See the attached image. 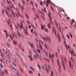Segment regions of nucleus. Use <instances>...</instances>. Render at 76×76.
Segmentation results:
<instances>
[{
	"label": "nucleus",
	"mask_w": 76,
	"mask_h": 76,
	"mask_svg": "<svg viewBox=\"0 0 76 76\" xmlns=\"http://www.w3.org/2000/svg\"><path fill=\"white\" fill-rule=\"evenodd\" d=\"M56 26L58 29H59L58 28V26L59 27V31L61 33L63 37V38L64 39V43L65 44V46L66 47V48L67 50V51H69V49H70V46L69 45H68L67 46V44H66V40H65V38H64V36H63V32H62V31H61V28L60 27V24H59V23H58V24H57V22H56Z\"/></svg>",
	"instance_id": "obj_1"
},
{
	"label": "nucleus",
	"mask_w": 76,
	"mask_h": 76,
	"mask_svg": "<svg viewBox=\"0 0 76 76\" xmlns=\"http://www.w3.org/2000/svg\"><path fill=\"white\" fill-rule=\"evenodd\" d=\"M39 35L40 36L41 38V39H43V40H44V41H46V42H47V41H48V40L49 41L48 42V43H49V44H51V42H50L51 41V39H50V38L48 37L47 39H46V38H43L42 37V36H41V35Z\"/></svg>",
	"instance_id": "obj_2"
},
{
	"label": "nucleus",
	"mask_w": 76,
	"mask_h": 76,
	"mask_svg": "<svg viewBox=\"0 0 76 76\" xmlns=\"http://www.w3.org/2000/svg\"><path fill=\"white\" fill-rule=\"evenodd\" d=\"M61 58L62 60V65L63 66L64 69L65 70V69H66V67H65V63L64 62V60H63V56H61Z\"/></svg>",
	"instance_id": "obj_3"
},
{
	"label": "nucleus",
	"mask_w": 76,
	"mask_h": 76,
	"mask_svg": "<svg viewBox=\"0 0 76 76\" xmlns=\"http://www.w3.org/2000/svg\"><path fill=\"white\" fill-rule=\"evenodd\" d=\"M37 57L39 58L40 60H42V57H41V54H39L38 55V53H36L35 55H34V57L37 58Z\"/></svg>",
	"instance_id": "obj_4"
},
{
	"label": "nucleus",
	"mask_w": 76,
	"mask_h": 76,
	"mask_svg": "<svg viewBox=\"0 0 76 76\" xmlns=\"http://www.w3.org/2000/svg\"><path fill=\"white\" fill-rule=\"evenodd\" d=\"M18 35L21 38H22V39H25V37L23 34H21L18 31Z\"/></svg>",
	"instance_id": "obj_5"
},
{
	"label": "nucleus",
	"mask_w": 76,
	"mask_h": 76,
	"mask_svg": "<svg viewBox=\"0 0 76 76\" xmlns=\"http://www.w3.org/2000/svg\"><path fill=\"white\" fill-rule=\"evenodd\" d=\"M48 17L49 18V20L50 23H51V24H53V21H52V20H51V19H52V17H51V13H50V12L48 15Z\"/></svg>",
	"instance_id": "obj_6"
},
{
	"label": "nucleus",
	"mask_w": 76,
	"mask_h": 76,
	"mask_svg": "<svg viewBox=\"0 0 76 76\" xmlns=\"http://www.w3.org/2000/svg\"><path fill=\"white\" fill-rule=\"evenodd\" d=\"M57 61L58 66H59V70L60 72H61V67L60 66V62L58 60V59H57Z\"/></svg>",
	"instance_id": "obj_7"
},
{
	"label": "nucleus",
	"mask_w": 76,
	"mask_h": 76,
	"mask_svg": "<svg viewBox=\"0 0 76 76\" xmlns=\"http://www.w3.org/2000/svg\"><path fill=\"white\" fill-rule=\"evenodd\" d=\"M30 4L32 5V10L33 11V12H35V8H34V3H33V1H30Z\"/></svg>",
	"instance_id": "obj_8"
},
{
	"label": "nucleus",
	"mask_w": 76,
	"mask_h": 76,
	"mask_svg": "<svg viewBox=\"0 0 76 76\" xmlns=\"http://www.w3.org/2000/svg\"><path fill=\"white\" fill-rule=\"evenodd\" d=\"M29 56H28V57L31 61H33V59L32 57V54L31 53V52L30 51L29 53Z\"/></svg>",
	"instance_id": "obj_9"
},
{
	"label": "nucleus",
	"mask_w": 76,
	"mask_h": 76,
	"mask_svg": "<svg viewBox=\"0 0 76 76\" xmlns=\"http://www.w3.org/2000/svg\"><path fill=\"white\" fill-rule=\"evenodd\" d=\"M18 6H19V7H20V9H21V10L22 11V12H23V10H24V7H23V6L22 5L21 7L20 6V3H18Z\"/></svg>",
	"instance_id": "obj_10"
},
{
	"label": "nucleus",
	"mask_w": 76,
	"mask_h": 76,
	"mask_svg": "<svg viewBox=\"0 0 76 76\" xmlns=\"http://www.w3.org/2000/svg\"><path fill=\"white\" fill-rule=\"evenodd\" d=\"M4 32L5 33L6 38H8L9 37V35L7 33V32L6 31V30H4Z\"/></svg>",
	"instance_id": "obj_11"
},
{
	"label": "nucleus",
	"mask_w": 76,
	"mask_h": 76,
	"mask_svg": "<svg viewBox=\"0 0 76 76\" xmlns=\"http://www.w3.org/2000/svg\"><path fill=\"white\" fill-rule=\"evenodd\" d=\"M42 68L44 69V70H46V71L47 73H48V74H49V71H48V70L47 68H45V67L44 66H42Z\"/></svg>",
	"instance_id": "obj_12"
},
{
	"label": "nucleus",
	"mask_w": 76,
	"mask_h": 76,
	"mask_svg": "<svg viewBox=\"0 0 76 76\" xmlns=\"http://www.w3.org/2000/svg\"><path fill=\"white\" fill-rule=\"evenodd\" d=\"M69 64L70 68L71 69H73V64H72L71 61H69Z\"/></svg>",
	"instance_id": "obj_13"
},
{
	"label": "nucleus",
	"mask_w": 76,
	"mask_h": 76,
	"mask_svg": "<svg viewBox=\"0 0 76 76\" xmlns=\"http://www.w3.org/2000/svg\"><path fill=\"white\" fill-rule=\"evenodd\" d=\"M69 53L70 54H71L72 56V54H73L74 55V56H75V53H74V52H73V50L72 49V51H71L70 49H69Z\"/></svg>",
	"instance_id": "obj_14"
},
{
	"label": "nucleus",
	"mask_w": 76,
	"mask_h": 76,
	"mask_svg": "<svg viewBox=\"0 0 76 76\" xmlns=\"http://www.w3.org/2000/svg\"><path fill=\"white\" fill-rule=\"evenodd\" d=\"M20 29H23V23H22V21H21L20 24Z\"/></svg>",
	"instance_id": "obj_15"
},
{
	"label": "nucleus",
	"mask_w": 76,
	"mask_h": 76,
	"mask_svg": "<svg viewBox=\"0 0 76 76\" xmlns=\"http://www.w3.org/2000/svg\"><path fill=\"white\" fill-rule=\"evenodd\" d=\"M52 30L55 33V34L56 35V38L57 37V34L56 33V30H55V28H54V27H53V29Z\"/></svg>",
	"instance_id": "obj_16"
},
{
	"label": "nucleus",
	"mask_w": 76,
	"mask_h": 76,
	"mask_svg": "<svg viewBox=\"0 0 76 76\" xmlns=\"http://www.w3.org/2000/svg\"><path fill=\"white\" fill-rule=\"evenodd\" d=\"M57 36L59 39V42H60V41H61V38H60V36L58 33H57Z\"/></svg>",
	"instance_id": "obj_17"
},
{
	"label": "nucleus",
	"mask_w": 76,
	"mask_h": 76,
	"mask_svg": "<svg viewBox=\"0 0 76 76\" xmlns=\"http://www.w3.org/2000/svg\"><path fill=\"white\" fill-rule=\"evenodd\" d=\"M26 30H24V31L25 32V34L27 35H28V27L27 26L26 27Z\"/></svg>",
	"instance_id": "obj_18"
},
{
	"label": "nucleus",
	"mask_w": 76,
	"mask_h": 76,
	"mask_svg": "<svg viewBox=\"0 0 76 76\" xmlns=\"http://www.w3.org/2000/svg\"><path fill=\"white\" fill-rule=\"evenodd\" d=\"M0 52L1 53V57H3V56H5V53H2L1 50H0Z\"/></svg>",
	"instance_id": "obj_19"
},
{
	"label": "nucleus",
	"mask_w": 76,
	"mask_h": 76,
	"mask_svg": "<svg viewBox=\"0 0 76 76\" xmlns=\"http://www.w3.org/2000/svg\"><path fill=\"white\" fill-rule=\"evenodd\" d=\"M4 72L3 71H0V75L1 76H4Z\"/></svg>",
	"instance_id": "obj_20"
},
{
	"label": "nucleus",
	"mask_w": 76,
	"mask_h": 76,
	"mask_svg": "<svg viewBox=\"0 0 76 76\" xmlns=\"http://www.w3.org/2000/svg\"><path fill=\"white\" fill-rule=\"evenodd\" d=\"M18 14L20 17V18H23V19H24V17L23 16V15H21L19 12H18Z\"/></svg>",
	"instance_id": "obj_21"
},
{
	"label": "nucleus",
	"mask_w": 76,
	"mask_h": 76,
	"mask_svg": "<svg viewBox=\"0 0 76 76\" xmlns=\"http://www.w3.org/2000/svg\"><path fill=\"white\" fill-rule=\"evenodd\" d=\"M29 44L30 45V46L31 47L32 49H34V45L33 44H32V43H29Z\"/></svg>",
	"instance_id": "obj_22"
},
{
	"label": "nucleus",
	"mask_w": 76,
	"mask_h": 76,
	"mask_svg": "<svg viewBox=\"0 0 76 76\" xmlns=\"http://www.w3.org/2000/svg\"><path fill=\"white\" fill-rule=\"evenodd\" d=\"M40 26L41 28V29H42V30H43V29H44L45 28V27L42 24H41L40 25Z\"/></svg>",
	"instance_id": "obj_23"
},
{
	"label": "nucleus",
	"mask_w": 76,
	"mask_h": 76,
	"mask_svg": "<svg viewBox=\"0 0 76 76\" xmlns=\"http://www.w3.org/2000/svg\"><path fill=\"white\" fill-rule=\"evenodd\" d=\"M16 73L17 75V76H22V75H20V74L19 73V72L18 71L16 72Z\"/></svg>",
	"instance_id": "obj_24"
},
{
	"label": "nucleus",
	"mask_w": 76,
	"mask_h": 76,
	"mask_svg": "<svg viewBox=\"0 0 76 76\" xmlns=\"http://www.w3.org/2000/svg\"><path fill=\"white\" fill-rule=\"evenodd\" d=\"M49 3H51V0H47L46 4H49Z\"/></svg>",
	"instance_id": "obj_25"
},
{
	"label": "nucleus",
	"mask_w": 76,
	"mask_h": 76,
	"mask_svg": "<svg viewBox=\"0 0 76 76\" xmlns=\"http://www.w3.org/2000/svg\"><path fill=\"white\" fill-rule=\"evenodd\" d=\"M48 28H51V24L50 23H48Z\"/></svg>",
	"instance_id": "obj_26"
},
{
	"label": "nucleus",
	"mask_w": 76,
	"mask_h": 76,
	"mask_svg": "<svg viewBox=\"0 0 76 76\" xmlns=\"http://www.w3.org/2000/svg\"><path fill=\"white\" fill-rule=\"evenodd\" d=\"M6 45L8 47V48H9L10 47V45L9 43L8 42H7L6 44Z\"/></svg>",
	"instance_id": "obj_27"
},
{
	"label": "nucleus",
	"mask_w": 76,
	"mask_h": 76,
	"mask_svg": "<svg viewBox=\"0 0 76 76\" xmlns=\"http://www.w3.org/2000/svg\"><path fill=\"white\" fill-rule=\"evenodd\" d=\"M64 59L66 64H67V59H66V58L64 57Z\"/></svg>",
	"instance_id": "obj_28"
},
{
	"label": "nucleus",
	"mask_w": 76,
	"mask_h": 76,
	"mask_svg": "<svg viewBox=\"0 0 76 76\" xmlns=\"http://www.w3.org/2000/svg\"><path fill=\"white\" fill-rule=\"evenodd\" d=\"M2 61H3V60L1 58H0V65H1V64H2Z\"/></svg>",
	"instance_id": "obj_29"
},
{
	"label": "nucleus",
	"mask_w": 76,
	"mask_h": 76,
	"mask_svg": "<svg viewBox=\"0 0 76 76\" xmlns=\"http://www.w3.org/2000/svg\"><path fill=\"white\" fill-rule=\"evenodd\" d=\"M26 15L27 19H28V20H29V16L28 15H27V14L26 13Z\"/></svg>",
	"instance_id": "obj_30"
},
{
	"label": "nucleus",
	"mask_w": 76,
	"mask_h": 76,
	"mask_svg": "<svg viewBox=\"0 0 76 76\" xmlns=\"http://www.w3.org/2000/svg\"><path fill=\"white\" fill-rule=\"evenodd\" d=\"M13 61L14 62L16 63V58H13Z\"/></svg>",
	"instance_id": "obj_31"
},
{
	"label": "nucleus",
	"mask_w": 76,
	"mask_h": 76,
	"mask_svg": "<svg viewBox=\"0 0 76 76\" xmlns=\"http://www.w3.org/2000/svg\"><path fill=\"white\" fill-rule=\"evenodd\" d=\"M45 53H46V56H47V57H48V52H47V51H46Z\"/></svg>",
	"instance_id": "obj_32"
},
{
	"label": "nucleus",
	"mask_w": 76,
	"mask_h": 76,
	"mask_svg": "<svg viewBox=\"0 0 76 76\" xmlns=\"http://www.w3.org/2000/svg\"><path fill=\"white\" fill-rule=\"evenodd\" d=\"M44 46L45 48H46V49H47V50H48V47H47V45L45 44L44 45Z\"/></svg>",
	"instance_id": "obj_33"
},
{
	"label": "nucleus",
	"mask_w": 76,
	"mask_h": 76,
	"mask_svg": "<svg viewBox=\"0 0 76 76\" xmlns=\"http://www.w3.org/2000/svg\"><path fill=\"white\" fill-rule=\"evenodd\" d=\"M7 56L8 57V58L9 60L10 59V56H9V54L7 53Z\"/></svg>",
	"instance_id": "obj_34"
},
{
	"label": "nucleus",
	"mask_w": 76,
	"mask_h": 76,
	"mask_svg": "<svg viewBox=\"0 0 76 76\" xmlns=\"http://www.w3.org/2000/svg\"><path fill=\"white\" fill-rule=\"evenodd\" d=\"M12 64H13V66H14L15 67H16L17 65H16V64L15 63H12Z\"/></svg>",
	"instance_id": "obj_35"
},
{
	"label": "nucleus",
	"mask_w": 76,
	"mask_h": 76,
	"mask_svg": "<svg viewBox=\"0 0 76 76\" xmlns=\"http://www.w3.org/2000/svg\"><path fill=\"white\" fill-rule=\"evenodd\" d=\"M10 10L12 12V13L14 17H15V13L13 12V11L12 10Z\"/></svg>",
	"instance_id": "obj_36"
},
{
	"label": "nucleus",
	"mask_w": 76,
	"mask_h": 76,
	"mask_svg": "<svg viewBox=\"0 0 76 76\" xmlns=\"http://www.w3.org/2000/svg\"><path fill=\"white\" fill-rule=\"evenodd\" d=\"M44 29L45 31V32H48V29H47L45 28Z\"/></svg>",
	"instance_id": "obj_37"
},
{
	"label": "nucleus",
	"mask_w": 76,
	"mask_h": 76,
	"mask_svg": "<svg viewBox=\"0 0 76 76\" xmlns=\"http://www.w3.org/2000/svg\"><path fill=\"white\" fill-rule=\"evenodd\" d=\"M10 4H11V6L13 8V9H14V6H13V4H12V2H10Z\"/></svg>",
	"instance_id": "obj_38"
},
{
	"label": "nucleus",
	"mask_w": 76,
	"mask_h": 76,
	"mask_svg": "<svg viewBox=\"0 0 76 76\" xmlns=\"http://www.w3.org/2000/svg\"><path fill=\"white\" fill-rule=\"evenodd\" d=\"M39 47H40V49H41V50H43L42 49V46H41V45H39Z\"/></svg>",
	"instance_id": "obj_39"
},
{
	"label": "nucleus",
	"mask_w": 76,
	"mask_h": 76,
	"mask_svg": "<svg viewBox=\"0 0 76 76\" xmlns=\"http://www.w3.org/2000/svg\"><path fill=\"white\" fill-rule=\"evenodd\" d=\"M4 11L6 13V14H7V15H8V12H7V10H4Z\"/></svg>",
	"instance_id": "obj_40"
},
{
	"label": "nucleus",
	"mask_w": 76,
	"mask_h": 76,
	"mask_svg": "<svg viewBox=\"0 0 76 76\" xmlns=\"http://www.w3.org/2000/svg\"><path fill=\"white\" fill-rule=\"evenodd\" d=\"M71 60L72 62V63H73V62H74V60H73V58H72V57H71Z\"/></svg>",
	"instance_id": "obj_41"
},
{
	"label": "nucleus",
	"mask_w": 76,
	"mask_h": 76,
	"mask_svg": "<svg viewBox=\"0 0 76 76\" xmlns=\"http://www.w3.org/2000/svg\"><path fill=\"white\" fill-rule=\"evenodd\" d=\"M39 11L42 14V15H43V16H44V13H42V12L41 11L39 10Z\"/></svg>",
	"instance_id": "obj_42"
},
{
	"label": "nucleus",
	"mask_w": 76,
	"mask_h": 76,
	"mask_svg": "<svg viewBox=\"0 0 76 76\" xmlns=\"http://www.w3.org/2000/svg\"><path fill=\"white\" fill-rule=\"evenodd\" d=\"M53 71H51V76H53Z\"/></svg>",
	"instance_id": "obj_43"
},
{
	"label": "nucleus",
	"mask_w": 76,
	"mask_h": 76,
	"mask_svg": "<svg viewBox=\"0 0 76 76\" xmlns=\"http://www.w3.org/2000/svg\"><path fill=\"white\" fill-rule=\"evenodd\" d=\"M14 44H15V45H17V42H16V41H14Z\"/></svg>",
	"instance_id": "obj_44"
},
{
	"label": "nucleus",
	"mask_w": 76,
	"mask_h": 76,
	"mask_svg": "<svg viewBox=\"0 0 76 76\" xmlns=\"http://www.w3.org/2000/svg\"><path fill=\"white\" fill-rule=\"evenodd\" d=\"M10 39H11L12 40H13V37H12L11 35H10Z\"/></svg>",
	"instance_id": "obj_45"
},
{
	"label": "nucleus",
	"mask_w": 76,
	"mask_h": 76,
	"mask_svg": "<svg viewBox=\"0 0 76 76\" xmlns=\"http://www.w3.org/2000/svg\"><path fill=\"white\" fill-rule=\"evenodd\" d=\"M30 69H31V70H33V71H34V70H35L32 67H31V66L30 67Z\"/></svg>",
	"instance_id": "obj_46"
},
{
	"label": "nucleus",
	"mask_w": 76,
	"mask_h": 76,
	"mask_svg": "<svg viewBox=\"0 0 76 76\" xmlns=\"http://www.w3.org/2000/svg\"><path fill=\"white\" fill-rule=\"evenodd\" d=\"M37 51L39 53H41V50H37Z\"/></svg>",
	"instance_id": "obj_47"
},
{
	"label": "nucleus",
	"mask_w": 76,
	"mask_h": 76,
	"mask_svg": "<svg viewBox=\"0 0 76 76\" xmlns=\"http://www.w3.org/2000/svg\"><path fill=\"white\" fill-rule=\"evenodd\" d=\"M66 37L68 38V39H69V38H70V37H69V35L68 34L66 35Z\"/></svg>",
	"instance_id": "obj_48"
},
{
	"label": "nucleus",
	"mask_w": 76,
	"mask_h": 76,
	"mask_svg": "<svg viewBox=\"0 0 76 76\" xmlns=\"http://www.w3.org/2000/svg\"><path fill=\"white\" fill-rule=\"evenodd\" d=\"M29 73H32V71L31 70H30L29 71Z\"/></svg>",
	"instance_id": "obj_49"
},
{
	"label": "nucleus",
	"mask_w": 76,
	"mask_h": 76,
	"mask_svg": "<svg viewBox=\"0 0 76 76\" xmlns=\"http://www.w3.org/2000/svg\"><path fill=\"white\" fill-rule=\"evenodd\" d=\"M69 35L71 36V38H72L73 36H72V34H71V33L70 32L69 33Z\"/></svg>",
	"instance_id": "obj_50"
},
{
	"label": "nucleus",
	"mask_w": 76,
	"mask_h": 76,
	"mask_svg": "<svg viewBox=\"0 0 76 76\" xmlns=\"http://www.w3.org/2000/svg\"><path fill=\"white\" fill-rule=\"evenodd\" d=\"M47 66L48 68V69L50 70V65H48Z\"/></svg>",
	"instance_id": "obj_51"
},
{
	"label": "nucleus",
	"mask_w": 76,
	"mask_h": 76,
	"mask_svg": "<svg viewBox=\"0 0 76 76\" xmlns=\"http://www.w3.org/2000/svg\"><path fill=\"white\" fill-rule=\"evenodd\" d=\"M49 57H50V59H51V54H50V53H49Z\"/></svg>",
	"instance_id": "obj_52"
},
{
	"label": "nucleus",
	"mask_w": 76,
	"mask_h": 76,
	"mask_svg": "<svg viewBox=\"0 0 76 76\" xmlns=\"http://www.w3.org/2000/svg\"><path fill=\"white\" fill-rule=\"evenodd\" d=\"M22 49L23 53H24V52H25V50H24V49L23 48V47H22Z\"/></svg>",
	"instance_id": "obj_53"
},
{
	"label": "nucleus",
	"mask_w": 76,
	"mask_h": 76,
	"mask_svg": "<svg viewBox=\"0 0 76 76\" xmlns=\"http://www.w3.org/2000/svg\"><path fill=\"white\" fill-rule=\"evenodd\" d=\"M52 59H53V58H54V54H52Z\"/></svg>",
	"instance_id": "obj_54"
},
{
	"label": "nucleus",
	"mask_w": 76,
	"mask_h": 76,
	"mask_svg": "<svg viewBox=\"0 0 76 76\" xmlns=\"http://www.w3.org/2000/svg\"><path fill=\"white\" fill-rule=\"evenodd\" d=\"M11 26H10V29H11V30H12V23H11Z\"/></svg>",
	"instance_id": "obj_55"
},
{
	"label": "nucleus",
	"mask_w": 76,
	"mask_h": 76,
	"mask_svg": "<svg viewBox=\"0 0 76 76\" xmlns=\"http://www.w3.org/2000/svg\"><path fill=\"white\" fill-rule=\"evenodd\" d=\"M0 66L1 68H3V65H2V64L0 65Z\"/></svg>",
	"instance_id": "obj_56"
},
{
	"label": "nucleus",
	"mask_w": 76,
	"mask_h": 76,
	"mask_svg": "<svg viewBox=\"0 0 76 76\" xmlns=\"http://www.w3.org/2000/svg\"><path fill=\"white\" fill-rule=\"evenodd\" d=\"M15 36L17 39H19V37L17 36V35H15Z\"/></svg>",
	"instance_id": "obj_57"
},
{
	"label": "nucleus",
	"mask_w": 76,
	"mask_h": 76,
	"mask_svg": "<svg viewBox=\"0 0 76 76\" xmlns=\"http://www.w3.org/2000/svg\"><path fill=\"white\" fill-rule=\"evenodd\" d=\"M56 56L57 58H58V56H57V52L56 53Z\"/></svg>",
	"instance_id": "obj_58"
},
{
	"label": "nucleus",
	"mask_w": 76,
	"mask_h": 76,
	"mask_svg": "<svg viewBox=\"0 0 76 76\" xmlns=\"http://www.w3.org/2000/svg\"><path fill=\"white\" fill-rule=\"evenodd\" d=\"M15 28H16V29H17V30H18V26H17L15 25Z\"/></svg>",
	"instance_id": "obj_59"
},
{
	"label": "nucleus",
	"mask_w": 76,
	"mask_h": 76,
	"mask_svg": "<svg viewBox=\"0 0 76 76\" xmlns=\"http://www.w3.org/2000/svg\"><path fill=\"white\" fill-rule=\"evenodd\" d=\"M24 65L26 67V66H27V64L26 63H24Z\"/></svg>",
	"instance_id": "obj_60"
},
{
	"label": "nucleus",
	"mask_w": 76,
	"mask_h": 76,
	"mask_svg": "<svg viewBox=\"0 0 76 76\" xmlns=\"http://www.w3.org/2000/svg\"><path fill=\"white\" fill-rule=\"evenodd\" d=\"M34 30V29H32L31 30V32L32 34H33V31Z\"/></svg>",
	"instance_id": "obj_61"
},
{
	"label": "nucleus",
	"mask_w": 76,
	"mask_h": 76,
	"mask_svg": "<svg viewBox=\"0 0 76 76\" xmlns=\"http://www.w3.org/2000/svg\"><path fill=\"white\" fill-rule=\"evenodd\" d=\"M2 13H3V15L4 13V10H2Z\"/></svg>",
	"instance_id": "obj_62"
},
{
	"label": "nucleus",
	"mask_w": 76,
	"mask_h": 76,
	"mask_svg": "<svg viewBox=\"0 0 76 76\" xmlns=\"http://www.w3.org/2000/svg\"><path fill=\"white\" fill-rule=\"evenodd\" d=\"M35 26H36V28H38V26H37V24L36 23H35Z\"/></svg>",
	"instance_id": "obj_63"
},
{
	"label": "nucleus",
	"mask_w": 76,
	"mask_h": 76,
	"mask_svg": "<svg viewBox=\"0 0 76 76\" xmlns=\"http://www.w3.org/2000/svg\"><path fill=\"white\" fill-rule=\"evenodd\" d=\"M15 10L17 12H19V9H18V8H17L15 9Z\"/></svg>",
	"instance_id": "obj_64"
}]
</instances>
